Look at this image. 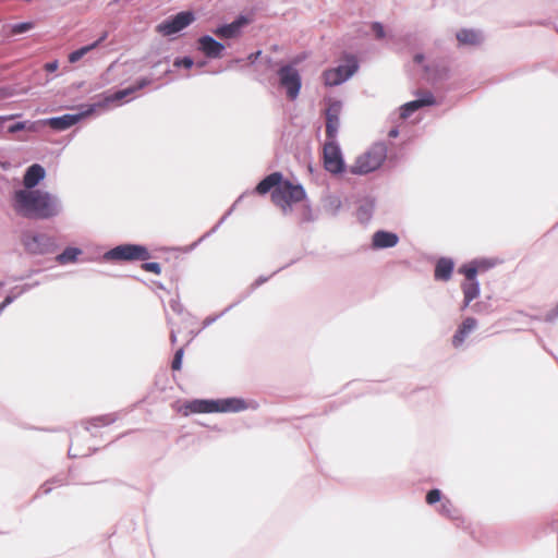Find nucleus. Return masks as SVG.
Here are the masks:
<instances>
[{
    "label": "nucleus",
    "mask_w": 558,
    "mask_h": 558,
    "mask_svg": "<svg viewBox=\"0 0 558 558\" xmlns=\"http://www.w3.org/2000/svg\"><path fill=\"white\" fill-rule=\"evenodd\" d=\"M398 243V236L387 231H377L373 235V246L378 248L392 247Z\"/></svg>",
    "instance_id": "obj_18"
},
{
    "label": "nucleus",
    "mask_w": 558,
    "mask_h": 558,
    "mask_svg": "<svg viewBox=\"0 0 558 558\" xmlns=\"http://www.w3.org/2000/svg\"><path fill=\"white\" fill-rule=\"evenodd\" d=\"M45 177V170L40 165H33L31 166L24 175L23 183L26 187L25 190H32L34 186H36L40 180H43Z\"/></svg>",
    "instance_id": "obj_17"
},
{
    "label": "nucleus",
    "mask_w": 558,
    "mask_h": 558,
    "mask_svg": "<svg viewBox=\"0 0 558 558\" xmlns=\"http://www.w3.org/2000/svg\"><path fill=\"white\" fill-rule=\"evenodd\" d=\"M33 27H34V23L33 22H23V23H19V24L13 25L12 28H11V33L13 35H17V34H22V33L28 32Z\"/></svg>",
    "instance_id": "obj_28"
},
{
    "label": "nucleus",
    "mask_w": 558,
    "mask_h": 558,
    "mask_svg": "<svg viewBox=\"0 0 558 558\" xmlns=\"http://www.w3.org/2000/svg\"><path fill=\"white\" fill-rule=\"evenodd\" d=\"M80 119L81 114H64L62 117L45 119V123L53 130L64 131L76 124Z\"/></svg>",
    "instance_id": "obj_16"
},
{
    "label": "nucleus",
    "mask_w": 558,
    "mask_h": 558,
    "mask_svg": "<svg viewBox=\"0 0 558 558\" xmlns=\"http://www.w3.org/2000/svg\"><path fill=\"white\" fill-rule=\"evenodd\" d=\"M372 29L375 33L377 38H379V39L384 38L385 32H384V27H383V25L380 23H374L372 25Z\"/></svg>",
    "instance_id": "obj_35"
},
{
    "label": "nucleus",
    "mask_w": 558,
    "mask_h": 558,
    "mask_svg": "<svg viewBox=\"0 0 558 558\" xmlns=\"http://www.w3.org/2000/svg\"><path fill=\"white\" fill-rule=\"evenodd\" d=\"M183 349L180 348L175 354H174V357H173V361H172V364H171V368L173 371H179L181 369V365H182V359H183Z\"/></svg>",
    "instance_id": "obj_31"
},
{
    "label": "nucleus",
    "mask_w": 558,
    "mask_h": 558,
    "mask_svg": "<svg viewBox=\"0 0 558 558\" xmlns=\"http://www.w3.org/2000/svg\"><path fill=\"white\" fill-rule=\"evenodd\" d=\"M216 402L218 407L217 412H239L246 409V404L242 399L230 398Z\"/></svg>",
    "instance_id": "obj_21"
},
{
    "label": "nucleus",
    "mask_w": 558,
    "mask_h": 558,
    "mask_svg": "<svg viewBox=\"0 0 558 558\" xmlns=\"http://www.w3.org/2000/svg\"><path fill=\"white\" fill-rule=\"evenodd\" d=\"M105 259L113 262H145L150 258L146 246L140 244L118 245L104 255Z\"/></svg>",
    "instance_id": "obj_4"
},
{
    "label": "nucleus",
    "mask_w": 558,
    "mask_h": 558,
    "mask_svg": "<svg viewBox=\"0 0 558 558\" xmlns=\"http://www.w3.org/2000/svg\"><path fill=\"white\" fill-rule=\"evenodd\" d=\"M247 23L246 17L240 16L234 22L216 28L214 33L220 38H234L239 36L241 28Z\"/></svg>",
    "instance_id": "obj_13"
},
{
    "label": "nucleus",
    "mask_w": 558,
    "mask_h": 558,
    "mask_svg": "<svg viewBox=\"0 0 558 558\" xmlns=\"http://www.w3.org/2000/svg\"><path fill=\"white\" fill-rule=\"evenodd\" d=\"M22 241L28 253L43 254L49 239L44 234L25 233Z\"/></svg>",
    "instance_id": "obj_12"
},
{
    "label": "nucleus",
    "mask_w": 558,
    "mask_h": 558,
    "mask_svg": "<svg viewBox=\"0 0 558 558\" xmlns=\"http://www.w3.org/2000/svg\"><path fill=\"white\" fill-rule=\"evenodd\" d=\"M217 402L214 400H202L195 399L187 401L179 408V412L183 416H187L193 413H214L217 412Z\"/></svg>",
    "instance_id": "obj_10"
},
{
    "label": "nucleus",
    "mask_w": 558,
    "mask_h": 558,
    "mask_svg": "<svg viewBox=\"0 0 558 558\" xmlns=\"http://www.w3.org/2000/svg\"><path fill=\"white\" fill-rule=\"evenodd\" d=\"M182 64H183L184 66H186V68H191V66L193 65V61H192V59H190V58H184V59L182 60Z\"/></svg>",
    "instance_id": "obj_38"
},
{
    "label": "nucleus",
    "mask_w": 558,
    "mask_h": 558,
    "mask_svg": "<svg viewBox=\"0 0 558 558\" xmlns=\"http://www.w3.org/2000/svg\"><path fill=\"white\" fill-rule=\"evenodd\" d=\"M194 20L195 17L192 12L183 11L160 23L157 26V31L163 36H170L189 26Z\"/></svg>",
    "instance_id": "obj_7"
},
{
    "label": "nucleus",
    "mask_w": 558,
    "mask_h": 558,
    "mask_svg": "<svg viewBox=\"0 0 558 558\" xmlns=\"http://www.w3.org/2000/svg\"><path fill=\"white\" fill-rule=\"evenodd\" d=\"M453 270V262L449 258H440L435 267V279L448 281Z\"/></svg>",
    "instance_id": "obj_20"
},
{
    "label": "nucleus",
    "mask_w": 558,
    "mask_h": 558,
    "mask_svg": "<svg viewBox=\"0 0 558 558\" xmlns=\"http://www.w3.org/2000/svg\"><path fill=\"white\" fill-rule=\"evenodd\" d=\"M357 68L355 57L348 56L345 58V64L324 71V83L326 86H337L351 77L357 71Z\"/></svg>",
    "instance_id": "obj_5"
},
{
    "label": "nucleus",
    "mask_w": 558,
    "mask_h": 558,
    "mask_svg": "<svg viewBox=\"0 0 558 558\" xmlns=\"http://www.w3.org/2000/svg\"><path fill=\"white\" fill-rule=\"evenodd\" d=\"M102 39H104V37H102V38H100L99 40L95 41V43H94V44H92V45L84 46V47H82V48H80V49H77V50H75V51L71 52V53L69 54V62H71V63H75V62H77L78 60H81V59H82L86 53H88L90 50H93L94 48H96Z\"/></svg>",
    "instance_id": "obj_24"
},
{
    "label": "nucleus",
    "mask_w": 558,
    "mask_h": 558,
    "mask_svg": "<svg viewBox=\"0 0 558 558\" xmlns=\"http://www.w3.org/2000/svg\"><path fill=\"white\" fill-rule=\"evenodd\" d=\"M325 169L331 173H340L343 171L344 163L341 151L335 140H328L323 149Z\"/></svg>",
    "instance_id": "obj_6"
},
{
    "label": "nucleus",
    "mask_w": 558,
    "mask_h": 558,
    "mask_svg": "<svg viewBox=\"0 0 558 558\" xmlns=\"http://www.w3.org/2000/svg\"><path fill=\"white\" fill-rule=\"evenodd\" d=\"M15 116L14 114H10V116H0V130H2L4 123L9 120H12L14 119Z\"/></svg>",
    "instance_id": "obj_37"
},
{
    "label": "nucleus",
    "mask_w": 558,
    "mask_h": 558,
    "mask_svg": "<svg viewBox=\"0 0 558 558\" xmlns=\"http://www.w3.org/2000/svg\"><path fill=\"white\" fill-rule=\"evenodd\" d=\"M418 94L421 98L409 101L401 107V118L407 119L420 108L436 104L435 97L430 92H421Z\"/></svg>",
    "instance_id": "obj_11"
},
{
    "label": "nucleus",
    "mask_w": 558,
    "mask_h": 558,
    "mask_svg": "<svg viewBox=\"0 0 558 558\" xmlns=\"http://www.w3.org/2000/svg\"><path fill=\"white\" fill-rule=\"evenodd\" d=\"M148 84H149V81L146 80V78H143L135 86L129 87V88H125V89H122V90H118L113 95L107 97V101H120L124 97L131 95L135 90H138V89L145 87Z\"/></svg>",
    "instance_id": "obj_23"
},
{
    "label": "nucleus",
    "mask_w": 558,
    "mask_h": 558,
    "mask_svg": "<svg viewBox=\"0 0 558 558\" xmlns=\"http://www.w3.org/2000/svg\"><path fill=\"white\" fill-rule=\"evenodd\" d=\"M93 422H95V426L109 425L114 422V417L109 416V415L100 416V417L94 418Z\"/></svg>",
    "instance_id": "obj_33"
},
{
    "label": "nucleus",
    "mask_w": 558,
    "mask_h": 558,
    "mask_svg": "<svg viewBox=\"0 0 558 558\" xmlns=\"http://www.w3.org/2000/svg\"><path fill=\"white\" fill-rule=\"evenodd\" d=\"M141 268L145 271L153 272L155 275H159L161 272V267L158 263H143Z\"/></svg>",
    "instance_id": "obj_30"
},
{
    "label": "nucleus",
    "mask_w": 558,
    "mask_h": 558,
    "mask_svg": "<svg viewBox=\"0 0 558 558\" xmlns=\"http://www.w3.org/2000/svg\"><path fill=\"white\" fill-rule=\"evenodd\" d=\"M44 68L47 72H54L59 68V62L57 60L48 62L44 65Z\"/></svg>",
    "instance_id": "obj_36"
},
{
    "label": "nucleus",
    "mask_w": 558,
    "mask_h": 558,
    "mask_svg": "<svg viewBox=\"0 0 558 558\" xmlns=\"http://www.w3.org/2000/svg\"><path fill=\"white\" fill-rule=\"evenodd\" d=\"M480 270L477 263L473 262L459 268V272L465 276V281H476V275Z\"/></svg>",
    "instance_id": "obj_26"
},
{
    "label": "nucleus",
    "mask_w": 558,
    "mask_h": 558,
    "mask_svg": "<svg viewBox=\"0 0 558 558\" xmlns=\"http://www.w3.org/2000/svg\"><path fill=\"white\" fill-rule=\"evenodd\" d=\"M43 126H47V123H45V119L44 120H38V121H34V122H26V129L27 131L29 132H38L40 130V128Z\"/></svg>",
    "instance_id": "obj_32"
},
{
    "label": "nucleus",
    "mask_w": 558,
    "mask_h": 558,
    "mask_svg": "<svg viewBox=\"0 0 558 558\" xmlns=\"http://www.w3.org/2000/svg\"><path fill=\"white\" fill-rule=\"evenodd\" d=\"M457 40L463 46H477L482 43V36L474 29H460L457 35Z\"/></svg>",
    "instance_id": "obj_19"
},
{
    "label": "nucleus",
    "mask_w": 558,
    "mask_h": 558,
    "mask_svg": "<svg viewBox=\"0 0 558 558\" xmlns=\"http://www.w3.org/2000/svg\"><path fill=\"white\" fill-rule=\"evenodd\" d=\"M461 289L464 295L463 308H465L480 295V286L477 281H464L461 284Z\"/></svg>",
    "instance_id": "obj_22"
},
{
    "label": "nucleus",
    "mask_w": 558,
    "mask_h": 558,
    "mask_svg": "<svg viewBox=\"0 0 558 558\" xmlns=\"http://www.w3.org/2000/svg\"><path fill=\"white\" fill-rule=\"evenodd\" d=\"M389 136L390 137H397L398 136V130H396V129L390 130L389 131Z\"/></svg>",
    "instance_id": "obj_40"
},
{
    "label": "nucleus",
    "mask_w": 558,
    "mask_h": 558,
    "mask_svg": "<svg viewBox=\"0 0 558 558\" xmlns=\"http://www.w3.org/2000/svg\"><path fill=\"white\" fill-rule=\"evenodd\" d=\"M259 195H265L271 191V202L278 206L283 214L291 211L292 206L302 202L306 194L302 185L293 184L283 180L280 172H272L264 178L255 187Z\"/></svg>",
    "instance_id": "obj_1"
},
{
    "label": "nucleus",
    "mask_w": 558,
    "mask_h": 558,
    "mask_svg": "<svg viewBox=\"0 0 558 558\" xmlns=\"http://www.w3.org/2000/svg\"><path fill=\"white\" fill-rule=\"evenodd\" d=\"M198 49L208 58H218L225 49L223 45L210 36H203L198 39Z\"/></svg>",
    "instance_id": "obj_14"
},
{
    "label": "nucleus",
    "mask_w": 558,
    "mask_h": 558,
    "mask_svg": "<svg viewBox=\"0 0 558 558\" xmlns=\"http://www.w3.org/2000/svg\"><path fill=\"white\" fill-rule=\"evenodd\" d=\"M447 72H448V69H447V68H444V69H442V74H444V75H446V74H447Z\"/></svg>",
    "instance_id": "obj_41"
},
{
    "label": "nucleus",
    "mask_w": 558,
    "mask_h": 558,
    "mask_svg": "<svg viewBox=\"0 0 558 558\" xmlns=\"http://www.w3.org/2000/svg\"><path fill=\"white\" fill-rule=\"evenodd\" d=\"M341 108L340 101L332 100L326 109V136L328 140H335L337 136Z\"/></svg>",
    "instance_id": "obj_9"
},
{
    "label": "nucleus",
    "mask_w": 558,
    "mask_h": 558,
    "mask_svg": "<svg viewBox=\"0 0 558 558\" xmlns=\"http://www.w3.org/2000/svg\"><path fill=\"white\" fill-rule=\"evenodd\" d=\"M441 499V492L439 489H432L426 495V502L428 505H434Z\"/></svg>",
    "instance_id": "obj_29"
},
{
    "label": "nucleus",
    "mask_w": 558,
    "mask_h": 558,
    "mask_svg": "<svg viewBox=\"0 0 558 558\" xmlns=\"http://www.w3.org/2000/svg\"><path fill=\"white\" fill-rule=\"evenodd\" d=\"M26 129V122H17L8 128L9 133H16Z\"/></svg>",
    "instance_id": "obj_34"
},
{
    "label": "nucleus",
    "mask_w": 558,
    "mask_h": 558,
    "mask_svg": "<svg viewBox=\"0 0 558 558\" xmlns=\"http://www.w3.org/2000/svg\"><path fill=\"white\" fill-rule=\"evenodd\" d=\"M477 320L473 317H466L458 327L452 337V344L454 348L462 345L466 337L476 328Z\"/></svg>",
    "instance_id": "obj_15"
},
{
    "label": "nucleus",
    "mask_w": 558,
    "mask_h": 558,
    "mask_svg": "<svg viewBox=\"0 0 558 558\" xmlns=\"http://www.w3.org/2000/svg\"><path fill=\"white\" fill-rule=\"evenodd\" d=\"M387 157V146L384 143L374 144L367 151L360 155L351 167L354 174H367L378 169Z\"/></svg>",
    "instance_id": "obj_3"
},
{
    "label": "nucleus",
    "mask_w": 558,
    "mask_h": 558,
    "mask_svg": "<svg viewBox=\"0 0 558 558\" xmlns=\"http://www.w3.org/2000/svg\"><path fill=\"white\" fill-rule=\"evenodd\" d=\"M280 85L286 88L289 99L294 100L301 89L299 72L290 65L282 66L279 72Z\"/></svg>",
    "instance_id": "obj_8"
},
{
    "label": "nucleus",
    "mask_w": 558,
    "mask_h": 558,
    "mask_svg": "<svg viewBox=\"0 0 558 558\" xmlns=\"http://www.w3.org/2000/svg\"><path fill=\"white\" fill-rule=\"evenodd\" d=\"M424 60V56L418 53L414 57V61L421 63Z\"/></svg>",
    "instance_id": "obj_39"
},
{
    "label": "nucleus",
    "mask_w": 558,
    "mask_h": 558,
    "mask_svg": "<svg viewBox=\"0 0 558 558\" xmlns=\"http://www.w3.org/2000/svg\"><path fill=\"white\" fill-rule=\"evenodd\" d=\"M14 209L23 217L37 219H47L59 213L56 197L41 190L16 191Z\"/></svg>",
    "instance_id": "obj_2"
},
{
    "label": "nucleus",
    "mask_w": 558,
    "mask_h": 558,
    "mask_svg": "<svg viewBox=\"0 0 558 558\" xmlns=\"http://www.w3.org/2000/svg\"><path fill=\"white\" fill-rule=\"evenodd\" d=\"M440 512L441 514L447 515L452 520H458L460 518L458 510L449 499H446L441 502Z\"/></svg>",
    "instance_id": "obj_27"
},
{
    "label": "nucleus",
    "mask_w": 558,
    "mask_h": 558,
    "mask_svg": "<svg viewBox=\"0 0 558 558\" xmlns=\"http://www.w3.org/2000/svg\"><path fill=\"white\" fill-rule=\"evenodd\" d=\"M80 254L81 250L75 247H68L60 255L57 256V260L60 264L73 263L76 260Z\"/></svg>",
    "instance_id": "obj_25"
}]
</instances>
